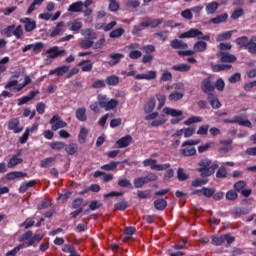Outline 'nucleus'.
<instances>
[{"mask_svg":"<svg viewBox=\"0 0 256 256\" xmlns=\"http://www.w3.org/2000/svg\"><path fill=\"white\" fill-rule=\"evenodd\" d=\"M98 105L105 111H113L119 105V100L109 99L105 94H99L97 96Z\"/></svg>","mask_w":256,"mask_h":256,"instance_id":"f257e3e1","label":"nucleus"},{"mask_svg":"<svg viewBox=\"0 0 256 256\" xmlns=\"http://www.w3.org/2000/svg\"><path fill=\"white\" fill-rule=\"evenodd\" d=\"M195 38L201 41H210L211 36H209V34H206V35L203 34V32H201V30L197 28H192L179 35V39H195Z\"/></svg>","mask_w":256,"mask_h":256,"instance_id":"f03ea898","label":"nucleus"},{"mask_svg":"<svg viewBox=\"0 0 256 256\" xmlns=\"http://www.w3.org/2000/svg\"><path fill=\"white\" fill-rule=\"evenodd\" d=\"M200 168H198V171L201 173L202 177H209L210 175H213L215 173V169L219 167L217 164H214L211 166V160L210 159H203L199 162Z\"/></svg>","mask_w":256,"mask_h":256,"instance_id":"7ed1b4c3","label":"nucleus"},{"mask_svg":"<svg viewBox=\"0 0 256 256\" xmlns=\"http://www.w3.org/2000/svg\"><path fill=\"white\" fill-rule=\"evenodd\" d=\"M201 143V140H188L182 143V149L181 153L184 155V157H193L197 153V150L195 149L194 145H199Z\"/></svg>","mask_w":256,"mask_h":256,"instance_id":"20e7f679","label":"nucleus"},{"mask_svg":"<svg viewBox=\"0 0 256 256\" xmlns=\"http://www.w3.org/2000/svg\"><path fill=\"white\" fill-rule=\"evenodd\" d=\"M142 164L144 167H150L152 171H165L167 169H171L170 163L157 164V160L151 158L143 160Z\"/></svg>","mask_w":256,"mask_h":256,"instance_id":"39448f33","label":"nucleus"},{"mask_svg":"<svg viewBox=\"0 0 256 256\" xmlns=\"http://www.w3.org/2000/svg\"><path fill=\"white\" fill-rule=\"evenodd\" d=\"M50 125H52V131H58V129H64V127H67V122L63 121L61 116L56 114L50 119Z\"/></svg>","mask_w":256,"mask_h":256,"instance_id":"423d86ee","label":"nucleus"},{"mask_svg":"<svg viewBox=\"0 0 256 256\" xmlns=\"http://www.w3.org/2000/svg\"><path fill=\"white\" fill-rule=\"evenodd\" d=\"M63 54H65V50H60L59 46L51 47L46 51L48 59H57V57H61Z\"/></svg>","mask_w":256,"mask_h":256,"instance_id":"0eeeda50","label":"nucleus"},{"mask_svg":"<svg viewBox=\"0 0 256 256\" xmlns=\"http://www.w3.org/2000/svg\"><path fill=\"white\" fill-rule=\"evenodd\" d=\"M201 90L203 93H213L212 91H215V85H213V82H211V78H205L201 83Z\"/></svg>","mask_w":256,"mask_h":256,"instance_id":"6e6552de","label":"nucleus"},{"mask_svg":"<svg viewBox=\"0 0 256 256\" xmlns=\"http://www.w3.org/2000/svg\"><path fill=\"white\" fill-rule=\"evenodd\" d=\"M20 23H24L26 33H31V31H34V29L37 28V23H35V20H32L31 18H21Z\"/></svg>","mask_w":256,"mask_h":256,"instance_id":"1a4fd4ad","label":"nucleus"},{"mask_svg":"<svg viewBox=\"0 0 256 256\" xmlns=\"http://www.w3.org/2000/svg\"><path fill=\"white\" fill-rule=\"evenodd\" d=\"M19 118H13L9 120L8 122V129L9 131H13L14 133H21L23 131V128L19 127L20 125Z\"/></svg>","mask_w":256,"mask_h":256,"instance_id":"9d476101","label":"nucleus"},{"mask_svg":"<svg viewBox=\"0 0 256 256\" xmlns=\"http://www.w3.org/2000/svg\"><path fill=\"white\" fill-rule=\"evenodd\" d=\"M132 141L133 137L131 135H126L117 140L116 144L118 145V149H125L131 145Z\"/></svg>","mask_w":256,"mask_h":256,"instance_id":"9b49d317","label":"nucleus"},{"mask_svg":"<svg viewBox=\"0 0 256 256\" xmlns=\"http://www.w3.org/2000/svg\"><path fill=\"white\" fill-rule=\"evenodd\" d=\"M135 79H138V80L145 79L146 81H152L153 79H157V71L150 70L147 73L138 74L135 76Z\"/></svg>","mask_w":256,"mask_h":256,"instance_id":"f8f14e48","label":"nucleus"},{"mask_svg":"<svg viewBox=\"0 0 256 256\" xmlns=\"http://www.w3.org/2000/svg\"><path fill=\"white\" fill-rule=\"evenodd\" d=\"M109 57L112 60L108 62V65H110L111 67H115V65H119V63H121V59H123L125 55L123 53L112 52L110 53Z\"/></svg>","mask_w":256,"mask_h":256,"instance_id":"ddd939ff","label":"nucleus"},{"mask_svg":"<svg viewBox=\"0 0 256 256\" xmlns=\"http://www.w3.org/2000/svg\"><path fill=\"white\" fill-rule=\"evenodd\" d=\"M39 95V90H34L29 93L28 96H23L22 98L18 99V105H25V103H29L35 96Z\"/></svg>","mask_w":256,"mask_h":256,"instance_id":"4468645a","label":"nucleus"},{"mask_svg":"<svg viewBox=\"0 0 256 256\" xmlns=\"http://www.w3.org/2000/svg\"><path fill=\"white\" fill-rule=\"evenodd\" d=\"M220 56L221 63H235L237 61V57L233 54L220 52Z\"/></svg>","mask_w":256,"mask_h":256,"instance_id":"2eb2a0df","label":"nucleus"},{"mask_svg":"<svg viewBox=\"0 0 256 256\" xmlns=\"http://www.w3.org/2000/svg\"><path fill=\"white\" fill-rule=\"evenodd\" d=\"M75 117L78 121L82 123L87 121V109L85 107H80L75 111Z\"/></svg>","mask_w":256,"mask_h":256,"instance_id":"dca6fc26","label":"nucleus"},{"mask_svg":"<svg viewBox=\"0 0 256 256\" xmlns=\"http://www.w3.org/2000/svg\"><path fill=\"white\" fill-rule=\"evenodd\" d=\"M23 177H27V173L21 171H14L6 174V179L8 181H14V179H21Z\"/></svg>","mask_w":256,"mask_h":256,"instance_id":"f3484780","label":"nucleus"},{"mask_svg":"<svg viewBox=\"0 0 256 256\" xmlns=\"http://www.w3.org/2000/svg\"><path fill=\"white\" fill-rule=\"evenodd\" d=\"M207 99L213 109L221 108V102H219V99H217V96H215L213 93H209Z\"/></svg>","mask_w":256,"mask_h":256,"instance_id":"a211bd4d","label":"nucleus"},{"mask_svg":"<svg viewBox=\"0 0 256 256\" xmlns=\"http://www.w3.org/2000/svg\"><path fill=\"white\" fill-rule=\"evenodd\" d=\"M68 11H69V13H81V11H83V2L77 1V2L72 3L68 7Z\"/></svg>","mask_w":256,"mask_h":256,"instance_id":"6ab92c4d","label":"nucleus"},{"mask_svg":"<svg viewBox=\"0 0 256 256\" xmlns=\"http://www.w3.org/2000/svg\"><path fill=\"white\" fill-rule=\"evenodd\" d=\"M23 163V158H19L18 155H13L7 163L8 169H13V167H17V165H21Z\"/></svg>","mask_w":256,"mask_h":256,"instance_id":"aec40b11","label":"nucleus"},{"mask_svg":"<svg viewBox=\"0 0 256 256\" xmlns=\"http://www.w3.org/2000/svg\"><path fill=\"white\" fill-rule=\"evenodd\" d=\"M78 67H82V71L84 73H89L93 71V63H91V60H83L79 62Z\"/></svg>","mask_w":256,"mask_h":256,"instance_id":"412c9836","label":"nucleus"},{"mask_svg":"<svg viewBox=\"0 0 256 256\" xmlns=\"http://www.w3.org/2000/svg\"><path fill=\"white\" fill-rule=\"evenodd\" d=\"M172 49H188L189 45L183 42V40L174 39L170 42Z\"/></svg>","mask_w":256,"mask_h":256,"instance_id":"4be33fe9","label":"nucleus"},{"mask_svg":"<svg viewBox=\"0 0 256 256\" xmlns=\"http://www.w3.org/2000/svg\"><path fill=\"white\" fill-rule=\"evenodd\" d=\"M45 0H33V2L30 4L26 15H31V13H33V11H37V7H41V5H43Z\"/></svg>","mask_w":256,"mask_h":256,"instance_id":"5701e85b","label":"nucleus"},{"mask_svg":"<svg viewBox=\"0 0 256 256\" xmlns=\"http://www.w3.org/2000/svg\"><path fill=\"white\" fill-rule=\"evenodd\" d=\"M193 49H194V51L196 53H203V52L207 51V42H205V41H197L194 44Z\"/></svg>","mask_w":256,"mask_h":256,"instance_id":"b1692460","label":"nucleus"},{"mask_svg":"<svg viewBox=\"0 0 256 256\" xmlns=\"http://www.w3.org/2000/svg\"><path fill=\"white\" fill-rule=\"evenodd\" d=\"M255 41H256V37L252 36L251 39L248 42L247 47H246V50L251 55H256V42Z\"/></svg>","mask_w":256,"mask_h":256,"instance_id":"393cba45","label":"nucleus"},{"mask_svg":"<svg viewBox=\"0 0 256 256\" xmlns=\"http://www.w3.org/2000/svg\"><path fill=\"white\" fill-rule=\"evenodd\" d=\"M163 113H165V115H170L171 117H181V115H183V111L168 107L163 109Z\"/></svg>","mask_w":256,"mask_h":256,"instance_id":"a878e982","label":"nucleus"},{"mask_svg":"<svg viewBox=\"0 0 256 256\" xmlns=\"http://www.w3.org/2000/svg\"><path fill=\"white\" fill-rule=\"evenodd\" d=\"M64 27L65 22H58L54 30L50 33V37H57V35H61V33H63Z\"/></svg>","mask_w":256,"mask_h":256,"instance_id":"bb28decb","label":"nucleus"},{"mask_svg":"<svg viewBox=\"0 0 256 256\" xmlns=\"http://www.w3.org/2000/svg\"><path fill=\"white\" fill-rule=\"evenodd\" d=\"M87 135H89V130H87V128H85V127H82L78 134V143H80V145L85 144Z\"/></svg>","mask_w":256,"mask_h":256,"instance_id":"cd10ccee","label":"nucleus"},{"mask_svg":"<svg viewBox=\"0 0 256 256\" xmlns=\"http://www.w3.org/2000/svg\"><path fill=\"white\" fill-rule=\"evenodd\" d=\"M172 69L179 73H187L188 71H191V66H189V64H177L172 66Z\"/></svg>","mask_w":256,"mask_h":256,"instance_id":"c85d7f7f","label":"nucleus"},{"mask_svg":"<svg viewBox=\"0 0 256 256\" xmlns=\"http://www.w3.org/2000/svg\"><path fill=\"white\" fill-rule=\"evenodd\" d=\"M70 31H73L74 33H79L81 29H83V22L79 20H74L70 23Z\"/></svg>","mask_w":256,"mask_h":256,"instance_id":"c756f323","label":"nucleus"},{"mask_svg":"<svg viewBox=\"0 0 256 256\" xmlns=\"http://www.w3.org/2000/svg\"><path fill=\"white\" fill-rule=\"evenodd\" d=\"M54 164H55V158L54 157H48L46 159H43L40 162V167H42V169H47L49 167H53Z\"/></svg>","mask_w":256,"mask_h":256,"instance_id":"7c9ffc66","label":"nucleus"},{"mask_svg":"<svg viewBox=\"0 0 256 256\" xmlns=\"http://www.w3.org/2000/svg\"><path fill=\"white\" fill-rule=\"evenodd\" d=\"M234 32H235V31H233V30L223 32L222 34H219V35L216 37V41H218V42H221V41H228V39H231V37H233V33H234Z\"/></svg>","mask_w":256,"mask_h":256,"instance_id":"2f4dec72","label":"nucleus"},{"mask_svg":"<svg viewBox=\"0 0 256 256\" xmlns=\"http://www.w3.org/2000/svg\"><path fill=\"white\" fill-rule=\"evenodd\" d=\"M229 15L227 13L221 14L216 16L215 18H212L210 20V23H213L214 25H219V23H225L227 21V18Z\"/></svg>","mask_w":256,"mask_h":256,"instance_id":"473e14b6","label":"nucleus"},{"mask_svg":"<svg viewBox=\"0 0 256 256\" xmlns=\"http://www.w3.org/2000/svg\"><path fill=\"white\" fill-rule=\"evenodd\" d=\"M154 207L157 211H164L167 207V201L165 199H157L154 201Z\"/></svg>","mask_w":256,"mask_h":256,"instance_id":"72a5a7b5","label":"nucleus"},{"mask_svg":"<svg viewBox=\"0 0 256 256\" xmlns=\"http://www.w3.org/2000/svg\"><path fill=\"white\" fill-rule=\"evenodd\" d=\"M81 35H82L83 37H89L91 40H92V39H97V33H95V32L93 31V29H91V28L82 29V30H81Z\"/></svg>","mask_w":256,"mask_h":256,"instance_id":"f704fd0d","label":"nucleus"},{"mask_svg":"<svg viewBox=\"0 0 256 256\" xmlns=\"http://www.w3.org/2000/svg\"><path fill=\"white\" fill-rule=\"evenodd\" d=\"M219 9V3L217 2H211L206 5V13L208 15H213Z\"/></svg>","mask_w":256,"mask_h":256,"instance_id":"c9c22d12","label":"nucleus"},{"mask_svg":"<svg viewBox=\"0 0 256 256\" xmlns=\"http://www.w3.org/2000/svg\"><path fill=\"white\" fill-rule=\"evenodd\" d=\"M43 239V235L41 234H36L34 236H32V239H30L29 241L23 243V245H25V247H31L33 245H35V243H37V241H42Z\"/></svg>","mask_w":256,"mask_h":256,"instance_id":"e433bc0d","label":"nucleus"},{"mask_svg":"<svg viewBox=\"0 0 256 256\" xmlns=\"http://www.w3.org/2000/svg\"><path fill=\"white\" fill-rule=\"evenodd\" d=\"M106 83L109 87H115L119 85V77L117 75H111L106 78Z\"/></svg>","mask_w":256,"mask_h":256,"instance_id":"4c0bfd02","label":"nucleus"},{"mask_svg":"<svg viewBox=\"0 0 256 256\" xmlns=\"http://www.w3.org/2000/svg\"><path fill=\"white\" fill-rule=\"evenodd\" d=\"M231 67H233L231 64H218L212 66V70L214 71V73H219V71H227L231 69Z\"/></svg>","mask_w":256,"mask_h":256,"instance_id":"58836bf2","label":"nucleus"},{"mask_svg":"<svg viewBox=\"0 0 256 256\" xmlns=\"http://www.w3.org/2000/svg\"><path fill=\"white\" fill-rule=\"evenodd\" d=\"M153 109H155V98H150L144 106V112L152 113Z\"/></svg>","mask_w":256,"mask_h":256,"instance_id":"ea45409f","label":"nucleus"},{"mask_svg":"<svg viewBox=\"0 0 256 256\" xmlns=\"http://www.w3.org/2000/svg\"><path fill=\"white\" fill-rule=\"evenodd\" d=\"M32 237H33V231L28 230L19 237L18 241L19 243H27V241L32 239Z\"/></svg>","mask_w":256,"mask_h":256,"instance_id":"a19ab883","label":"nucleus"},{"mask_svg":"<svg viewBox=\"0 0 256 256\" xmlns=\"http://www.w3.org/2000/svg\"><path fill=\"white\" fill-rule=\"evenodd\" d=\"M158 176L157 174L150 172L146 176L142 177V180L144 181V185H147V183H151L153 181H157Z\"/></svg>","mask_w":256,"mask_h":256,"instance_id":"79ce46f5","label":"nucleus"},{"mask_svg":"<svg viewBox=\"0 0 256 256\" xmlns=\"http://www.w3.org/2000/svg\"><path fill=\"white\" fill-rule=\"evenodd\" d=\"M120 162L111 161L108 164H104L101 166V169L103 171H115L117 169V165H119Z\"/></svg>","mask_w":256,"mask_h":256,"instance_id":"37998d69","label":"nucleus"},{"mask_svg":"<svg viewBox=\"0 0 256 256\" xmlns=\"http://www.w3.org/2000/svg\"><path fill=\"white\" fill-rule=\"evenodd\" d=\"M125 33V29L123 28H117L109 33L110 39H117L121 37Z\"/></svg>","mask_w":256,"mask_h":256,"instance_id":"c03bdc74","label":"nucleus"},{"mask_svg":"<svg viewBox=\"0 0 256 256\" xmlns=\"http://www.w3.org/2000/svg\"><path fill=\"white\" fill-rule=\"evenodd\" d=\"M249 37L242 36L236 39V44L239 45V47H244V49H247V45H249Z\"/></svg>","mask_w":256,"mask_h":256,"instance_id":"a18cd8bd","label":"nucleus"},{"mask_svg":"<svg viewBox=\"0 0 256 256\" xmlns=\"http://www.w3.org/2000/svg\"><path fill=\"white\" fill-rule=\"evenodd\" d=\"M224 146L220 147V153H229L233 149L231 144L233 143L232 140H226L222 142Z\"/></svg>","mask_w":256,"mask_h":256,"instance_id":"49530a36","label":"nucleus"},{"mask_svg":"<svg viewBox=\"0 0 256 256\" xmlns=\"http://www.w3.org/2000/svg\"><path fill=\"white\" fill-rule=\"evenodd\" d=\"M35 185V180H30L28 182H24L19 187V193H25L29 187H33Z\"/></svg>","mask_w":256,"mask_h":256,"instance_id":"de8ad7c7","label":"nucleus"},{"mask_svg":"<svg viewBox=\"0 0 256 256\" xmlns=\"http://www.w3.org/2000/svg\"><path fill=\"white\" fill-rule=\"evenodd\" d=\"M77 149H79V147L75 143H70L68 146H65V151L68 155H75Z\"/></svg>","mask_w":256,"mask_h":256,"instance_id":"09e8293b","label":"nucleus"},{"mask_svg":"<svg viewBox=\"0 0 256 256\" xmlns=\"http://www.w3.org/2000/svg\"><path fill=\"white\" fill-rule=\"evenodd\" d=\"M67 145L63 142H52L50 144V148L53 149V151H61V149H65Z\"/></svg>","mask_w":256,"mask_h":256,"instance_id":"8fccbe9b","label":"nucleus"},{"mask_svg":"<svg viewBox=\"0 0 256 256\" xmlns=\"http://www.w3.org/2000/svg\"><path fill=\"white\" fill-rule=\"evenodd\" d=\"M201 121H203V117L192 116L184 122V125H193V123H201Z\"/></svg>","mask_w":256,"mask_h":256,"instance_id":"3c124183","label":"nucleus"},{"mask_svg":"<svg viewBox=\"0 0 256 256\" xmlns=\"http://www.w3.org/2000/svg\"><path fill=\"white\" fill-rule=\"evenodd\" d=\"M80 49H91L93 47V40L88 39V40H82L79 43Z\"/></svg>","mask_w":256,"mask_h":256,"instance_id":"603ef678","label":"nucleus"},{"mask_svg":"<svg viewBox=\"0 0 256 256\" xmlns=\"http://www.w3.org/2000/svg\"><path fill=\"white\" fill-rule=\"evenodd\" d=\"M184 94L181 92H174L171 93L168 96L169 101H181V99H183Z\"/></svg>","mask_w":256,"mask_h":256,"instance_id":"864d4df0","label":"nucleus"},{"mask_svg":"<svg viewBox=\"0 0 256 256\" xmlns=\"http://www.w3.org/2000/svg\"><path fill=\"white\" fill-rule=\"evenodd\" d=\"M21 249H25V244L22 243V244L16 246L14 249L8 251L6 253V256H15V255H17V253H19V251Z\"/></svg>","mask_w":256,"mask_h":256,"instance_id":"5fc2aeb1","label":"nucleus"},{"mask_svg":"<svg viewBox=\"0 0 256 256\" xmlns=\"http://www.w3.org/2000/svg\"><path fill=\"white\" fill-rule=\"evenodd\" d=\"M201 193L202 195H204V197H208V198L213 197V195H215V189L203 187L201 189Z\"/></svg>","mask_w":256,"mask_h":256,"instance_id":"6e6d98bb","label":"nucleus"},{"mask_svg":"<svg viewBox=\"0 0 256 256\" xmlns=\"http://www.w3.org/2000/svg\"><path fill=\"white\" fill-rule=\"evenodd\" d=\"M10 58L8 56L2 58L0 60V73H5V71H7V63H9Z\"/></svg>","mask_w":256,"mask_h":256,"instance_id":"4d7b16f0","label":"nucleus"},{"mask_svg":"<svg viewBox=\"0 0 256 256\" xmlns=\"http://www.w3.org/2000/svg\"><path fill=\"white\" fill-rule=\"evenodd\" d=\"M212 243H213V245H216V246L223 245L225 243L224 235H222V236H213L212 237Z\"/></svg>","mask_w":256,"mask_h":256,"instance_id":"13d9d810","label":"nucleus"},{"mask_svg":"<svg viewBox=\"0 0 256 256\" xmlns=\"http://www.w3.org/2000/svg\"><path fill=\"white\" fill-rule=\"evenodd\" d=\"M118 187H124V188H127V187H132V184H131V181L127 178H120L118 180Z\"/></svg>","mask_w":256,"mask_h":256,"instance_id":"bf43d9fd","label":"nucleus"},{"mask_svg":"<svg viewBox=\"0 0 256 256\" xmlns=\"http://www.w3.org/2000/svg\"><path fill=\"white\" fill-rule=\"evenodd\" d=\"M171 79H173V75L171 74V72L167 70H163L160 81L167 82V81H171Z\"/></svg>","mask_w":256,"mask_h":256,"instance_id":"052dcab7","label":"nucleus"},{"mask_svg":"<svg viewBox=\"0 0 256 256\" xmlns=\"http://www.w3.org/2000/svg\"><path fill=\"white\" fill-rule=\"evenodd\" d=\"M181 17L183 19H187V21H191L193 19V12H191V9H186L181 12Z\"/></svg>","mask_w":256,"mask_h":256,"instance_id":"680f3d73","label":"nucleus"},{"mask_svg":"<svg viewBox=\"0 0 256 256\" xmlns=\"http://www.w3.org/2000/svg\"><path fill=\"white\" fill-rule=\"evenodd\" d=\"M13 35L16 37V39H21V37H23V27L21 25L17 26L16 28L14 27Z\"/></svg>","mask_w":256,"mask_h":256,"instance_id":"e2e57ef3","label":"nucleus"},{"mask_svg":"<svg viewBox=\"0 0 256 256\" xmlns=\"http://www.w3.org/2000/svg\"><path fill=\"white\" fill-rule=\"evenodd\" d=\"M228 81L229 83H239V81H241V73L236 72L235 74H232Z\"/></svg>","mask_w":256,"mask_h":256,"instance_id":"0e129e2a","label":"nucleus"},{"mask_svg":"<svg viewBox=\"0 0 256 256\" xmlns=\"http://www.w3.org/2000/svg\"><path fill=\"white\" fill-rule=\"evenodd\" d=\"M141 55H143V53L139 50H132L129 52V58L130 59H141Z\"/></svg>","mask_w":256,"mask_h":256,"instance_id":"69168bd1","label":"nucleus"},{"mask_svg":"<svg viewBox=\"0 0 256 256\" xmlns=\"http://www.w3.org/2000/svg\"><path fill=\"white\" fill-rule=\"evenodd\" d=\"M135 189H141L145 185L142 177L135 178L133 181Z\"/></svg>","mask_w":256,"mask_h":256,"instance_id":"338daca9","label":"nucleus"},{"mask_svg":"<svg viewBox=\"0 0 256 256\" xmlns=\"http://www.w3.org/2000/svg\"><path fill=\"white\" fill-rule=\"evenodd\" d=\"M215 87H216L217 91H223L225 89V81H223V78H219L215 82Z\"/></svg>","mask_w":256,"mask_h":256,"instance_id":"774afa93","label":"nucleus"}]
</instances>
